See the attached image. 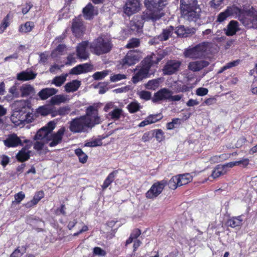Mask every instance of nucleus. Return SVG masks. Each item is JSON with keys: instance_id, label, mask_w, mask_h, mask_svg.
<instances>
[{"instance_id": "f257e3e1", "label": "nucleus", "mask_w": 257, "mask_h": 257, "mask_svg": "<svg viewBox=\"0 0 257 257\" xmlns=\"http://www.w3.org/2000/svg\"><path fill=\"white\" fill-rule=\"evenodd\" d=\"M101 122L97 108L90 106L87 108L85 115L72 119L69 122V130L73 133H87L89 128Z\"/></svg>"}, {"instance_id": "f03ea898", "label": "nucleus", "mask_w": 257, "mask_h": 257, "mask_svg": "<svg viewBox=\"0 0 257 257\" xmlns=\"http://www.w3.org/2000/svg\"><path fill=\"white\" fill-rule=\"evenodd\" d=\"M168 0H146L148 10L143 15V19L153 21L160 19L164 15L163 9L168 4Z\"/></svg>"}, {"instance_id": "7ed1b4c3", "label": "nucleus", "mask_w": 257, "mask_h": 257, "mask_svg": "<svg viewBox=\"0 0 257 257\" xmlns=\"http://www.w3.org/2000/svg\"><path fill=\"white\" fill-rule=\"evenodd\" d=\"M30 103L27 100H21L15 101L12 104L13 112L11 120L15 125H18L27 119Z\"/></svg>"}, {"instance_id": "20e7f679", "label": "nucleus", "mask_w": 257, "mask_h": 257, "mask_svg": "<svg viewBox=\"0 0 257 257\" xmlns=\"http://www.w3.org/2000/svg\"><path fill=\"white\" fill-rule=\"evenodd\" d=\"M112 45L110 38L102 35L95 39L90 45L92 52L97 55L108 53L111 49Z\"/></svg>"}, {"instance_id": "39448f33", "label": "nucleus", "mask_w": 257, "mask_h": 257, "mask_svg": "<svg viewBox=\"0 0 257 257\" xmlns=\"http://www.w3.org/2000/svg\"><path fill=\"white\" fill-rule=\"evenodd\" d=\"M209 43L204 42L194 47H189L185 49L184 55L186 58L197 59L204 56L207 51Z\"/></svg>"}, {"instance_id": "423d86ee", "label": "nucleus", "mask_w": 257, "mask_h": 257, "mask_svg": "<svg viewBox=\"0 0 257 257\" xmlns=\"http://www.w3.org/2000/svg\"><path fill=\"white\" fill-rule=\"evenodd\" d=\"M239 22L247 28H257V12L254 10H246L243 18Z\"/></svg>"}, {"instance_id": "0eeeda50", "label": "nucleus", "mask_w": 257, "mask_h": 257, "mask_svg": "<svg viewBox=\"0 0 257 257\" xmlns=\"http://www.w3.org/2000/svg\"><path fill=\"white\" fill-rule=\"evenodd\" d=\"M180 11L182 17L189 21H196L199 19L201 12V9L197 5L189 7L188 9H182Z\"/></svg>"}, {"instance_id": "6e6552de", "label": "nucleus", "mask_w": 257, "mask_h": 257, "mask_svg": "<svg viewBox=\"0 0 257 257\" xmlns=\"http://www.w3.org/2000/svg\"><path fill=\"white\" fill-rule=\"evenodd\" d=\"M140 54L138 52L131 50L120 61L121 67L127 68L137 63L140 60Z\"/></svg>"}, {"instance_id": "1a4fd4ad", "label": "nucleus", "mask_w": 257, "mask_h": 257, "mask_svg": "<svg viewBox=\"0 0 257 257\" xmlns=\"http://www.w3.org/2000/svg\"><path fill=\"white\" fill-rule=\"evenodd\" d=\"M167 184V181L166 180L154 183L146 193V197L150 199L156 198L161 193Z\"/></svg>"}, {"instance_id": "9d476101", "label": "nucleus", "mask_w": 257, "mask_h": 257, "mask_svg": "<svg viewBox=\"0 0 257 257\" xmlns=\"http://www.w3.org/2000/svg\"><path fill=\"white\" fill-rule=\"evenodd\" d=\"M182 62L177 60H170L167 61L162 71L164 75H172L177 72Z\"/></svg>"}, {"instance_id": "9b49d317", "label": "nucleus", "mask_w": 257, "mask_h": 257, "mask_svg": "<svg viewBox=\"0 0 257 257\" xmlns=\"http://www.w3.org/2000/svg\"><path fill=\"white\" fill-rule=\"evenodd\" d=\"M65 127H61L56 133L50 134L47 143L51 147H54L62 142L63 136L65 132Z\"/></svg>"}, {"instance_id": "f8f14e48", "label": "nucleus", "mask_w": 257, "mask_h": 257, "mask_svg": "<svg viewBox=\"0 0 257 257\" xmlns=\"http://www.w3.org/2000/svg\"><path fill=\"white\" fill-rule=\"evenodd\" d=\"M150 67L148 64H145L142 62V66L139 69H136L137 72L132 78V81L134 83L142 80L143 79L148 77Z\"/></svg>"}, {"instance_id": "ddd939ff", "label": "nucleus", "mask_w": 257, "mask_h": 257, "mask_svg": "<svg viewBox=\"0 0 257 257\" xmlns=\"http://www.w3.org/2000/svg\"><path fill=\"white\" fill-rule=\"evenodd\" d=\"M139 0H127L124 7V13L127 16H131L140 10Z\"/></svg>"}, {"instance_id": "4468645a", "label": "nucleus", "mask_w": 257, "mask_h": 257, "mask_svg": "<svg viewBox=\"0 0 257 257\" xmlns=\"http://www.w3.org/2000/svg\"><path fill=\"white\" fill-rule=\"evenodd\" d=\"M90 46L87 41H83L78 44L76 47L77 57L82 60H86L89 57L88 48Z\"/></svg>"}, {"instance_id": "2eb2a0df", "label": "nucleus", "mask_w": 257, "mask_h": 257, "mask_svg": "<svg viewBox=\"0 0 257 257\" xmlns=\"http://www.w3.org/2000/svg\"><path fill=\"white\" fill-rule=\"evenodd\" d=\"M3 142L8 148H15L23 145L22 141L14 133L9 135Z\"/></svg>"}, {"instance_id": "dca6fc26", "label": "nucleus", "mask_w": 257, "mask_h": 257, "mask_svg": "<svg viewBox=\"0 0 257 257\" xmlns=\"http://www.w3.org/2000/svg\"><path fill=\"white\" fill-rule=\"evenodd\" d=\"M229 15V17H232L238 19L243 18L246 10L238 7L235 5L228 6L225 9Z\"/></svg>"}, {"instance_id": "f3484780", "label": "nucleus", "mask_w": 257, "mask_h": 257, "mask_svg": "<svg viewBox=\"0 0 257 257\" xmlns=\"http://www.w3.org/2000/svg\"><path fill=\"white\" fill-rule=\"evenodd\" d=\"M240 30L239 23L235 20L230 21L226 27L223 29L225 35L227 36H232Z\"/></svg>"}, {"instance_id": "a211bd4d", "label": "nucleus", "mask_w": 257, "mask_h": 257, "mask_svg": "<svg viewBox=\"0 0 257 257\" xmlns=\"http://www.w3.org/2000/svg\"><path fill=\"white\" fill-rule=\"evenodd\" d=\"M170 96L171 90L164 88L160 89L154 94L152 100L154 102L161 100H169Z\"/></svg>"}, {"instance_id": "6ab92c4d", "label": "nucleus", "mask_w": 257, "mask_h": 257, "mask_svg": "<svg viewBox=\"0 0 257 257\" xmlns=\"http://www.w3.org/2000/svg\"><path fill=\"white\" fill-rule=\"evenodd\" d=\"M82 20L79 18L73 20L72 30L76 37H80L84 31Z\"/></svg>"}, {"instance_id": "aec40b11", "label": "nucleus", "mask_w": 257, "mask_h": 257, "mask_svg": "<svg viewBox=\"0 0 257 257\" xmlns=\"http://www.w3.org/2000/svg\"><path fill=\"white\" fill-rule=\"evenodd\" d=\"M209 63L205 60L192 61L189 63L188 68L193 72L199 71L208 66Z\"/></svg>"}, {"instance_id": "412c9836", "label": "nucleus", "mask_w": 257, "mask_h": 257, "mask_svg": "<svg viewBox=\"0 0 257 257\" xmlns=\"http://www.w3.org/2000/svg\"><path fill=\"white\" fill-rule=\"evenodd\" d=\"M31 147V145H27L23 147L17 154L16 158L20 162H25L28 160L30 157L31 151L29 149Z\"/></svg>"}, {"instance_id": "4be33fe9", "label": "nucleus", "mask_w": 257, "mask_h": 257, "mask_svg": "<svg viewBox=\"0 0 257 257\" xmlns=\"http://www.w3.org/2000/svg\"><path fill=\"white\" fill-rule=\"evenodd\" d=\"M83 15L87 20H90L95 15H97L98 11L95 9L92 5L89 3L83 10Z\"/></svg>"}, {"instance_id": "5701e85b", "label": "nucleus", "mask_w": 257, "mask_h": 257, "mask_svg": "<svg viewBox=\"0 0 257 257\" xmlns=\"http://www.w3.org/2000/svg\"><path fill=\"white\" fill-rule=\"evenodd\" d=\"M37 74L31 70L22 71L17 75V79L19 81H25L34 79Z\"/></svg>"}, {"instance_id": "b1692460", "label": "nucleus", "mask_w": 257, "mask_h": 257, "mask_svg": "<svg viewBox=\"0 0 257 257\" xmlns=\"http://www.w3.org/2000/svg\"><path fill=\"white\" fill-rule=\"evenodd\" d=\"M58 90L54 88H46L42 89L38 93V96L42 100H46L49 97L56 94Z\"/></svg>"}, {"instance_id": "393cba45", "label": "nucleus", "mask_w": 257, "mask_h": 257, "mask_svg": "<svg viewBox=\"0 0 257 257\" xmlns=\"http://www.w3.org/2000/svg\"><path fill=\"white\" fill-rule=\"evenodd\" d=\"M91 66L87 63L79 65L73 68L70 71L72 74H79L84 72H87L90 70Z\"/></svg>"}, {"instance_id": "a878e982", "label": "nucleus", "mask_w": 257, "mask_h": 257, "mask_svg": "<svg viewBox=\"0 0 257 257\" xmlns=\"http://www.w3.org/2000/svg\"><path fill=\"white\" fill-rule=\"evenodd\" d=\"M123 115V110L121 108L118 107L114 108V109L110 111L107 114L106 117L109 119L113 120H117L119 119L121 116Z\"/></svg>"}, {"instance_id": "bb28decb", "label": "nucleus", "mask_w": 257, "mask_h": 257, "mask_svg": "<svg viewBox=\"0 0 257 257\" xmlns=\"http://www.w3.org/2000/svg\"><path fill=\"white\" fill-rule=\"evenodd\" d=\"M195 30L193 28L186 29L183 26H180L177 28L175 31V33L178 36L187 37L190 35H192L195 33Z\"/></svg>"}, {"instance_id": "cd10ccee", "label": "nucleus", "mask_w": 257, "mask_h": 257, "mask_svg": "<svg viewBox=\"0 0 257 257\" xmlns=\"http://www.w3.org/2000/svg\"><path fill=\"white\" fill-rule=\"evenodd\" d=\"M243 221L242 215H239L237 217H232L226 221V225L232 228L236 227H240L242 225Z\"/></svg>"}, {"instance_id": "c85d7f7f", "label": "nucleus", "mask_w": 257, "mask_h": 257, "mask_svg": "<svg viewBox=\"0 0 257 257\" xmlns=\"http://www.w3.org/2000/svg\"><path fill=\"white\" fill-rule=\"evenodd\" d=\"M81 85V81L77 80H74L66 84L65 89L67 92H72L78 90Z\"/></svg>"}, {"instance_id": "c756f323", "label": "nucleus", "mask_w": 257, "mask_h": 257, "mask_svg": "<svg viewBox=\"0 0 257 257\" xmlns=\"http://www.w3.org/2000/svg\"><path fill=\"white\" fill-rule=\"evenodd\" d=\"M69 100L67 95H56L51 97L50 102L52 105H59L62 103H65Z\"/></svg>"}, {"instance_id": "7c9ffc66", "label": "nucleus", "mask_w": 257, "mask_h": 257, "mask_svg": "<svg viewBox=\"0 0 257 257\" xmlns=\"http://www.w3.org/2000/svg\"><path fill=\"white\" fill-rule=\"evenodd\" d=\"M22 97H26L35 93L34 88L29 84H23L20 89Z\"/></svg>"}, {"instance_id": "2f4dec72", "label": "nucleus", "mask_w": 257, "mask_h": 257, "mask_svg": "<svg viewBox=\"0 0 257 257\" xmlns=\"http://www.w3.org/2000/svg\"><path fill=\"white\" fill-rule=\"evenodd\" d=\"M177 177L180 186L188 184L193 179V176L189 173L179 175Z\"/></svg>"}, {"instance_id": "473e14b6", "label": "nucleus", "mask_w": 257, "mask_h": 257, "mask_svg": "<svg viewBox=\"0 0 257 257\" xmlns=\"http://www.w3.org/2000/svg\"><path fill=\"white\" fill-rule=\"evenodd\" d=\"M46 127H42L38 131L35 136V140H42L47 142L49 138V133L46 130Z\"/></svg>"}, {"instance_id": "72a5a7b5", "label": "nucleus", "mask_w": 257, "mask_h": 257, "mask_svg": "<svg viewBox=\"0 0 257 257\" xmlns=\"http://www.w3.org/2000/svg\"><path fill=\"white\" fill-rule=\"evenodd\" d=\"M156 52L153 53L150 56H147L143 62L146 64H148L151 68L153 64H158L160 61V60H158Z\"/></svg>"}, {"instance_id": "f704fd0d", "label": "nucleus", "mask_w": 257, "mask_h": 257, "mask_svg": "<svg viewBox=\"0 0 257 257\" xmlns=\"http://www.w3.org/2000/svg\"><path fill=\"white\" fill-rule=\"evenodd\" d=\"M44 195V192L42 191H38L34 195L33 199L29 202H28L26 204V206L28 207H30L32 206L33 205L37 204L38 202L43 198Z\"/></svg>"}, {"instance_id": "c9c22d12", "label": "nucleus", "mask_w": 257, "mask_h": 257, "mask_svg": "<svg viewBox=\"0 0 257 257\" xmlns=\"http://www.w3.org/2000/svg\"><path fill=\"white\" fill-rule=\"evenodd\" d=\"M174 31V28L172 26L164 29L162 34L159 36V38L161 41H166L171 36Z\"/></svg>"}, {"instance_id": "e433bc0d", "label": "nucleus", "mask_w": 257, "mask_h": 257, "mask_svg": "<svg viewBox=\"0 0 257 257\" xmlns=\"http://www.w3.org/2000/svg\"><path fill=\"white\" fill-rule=\"evenodd\" d=\"M226 173V170H224V167H223L221 165H217L213 170L211 177L215 179L218 177L224 175Z\"/></svg>"}, {"instance_id": "4c0bfd02", "label": "nucleus", "mask_w": 257, "mask_h": 257, "mask_svg": "<svg viewBox=\"0 0 257 257\" xmlns=\"http://www.w3.org/2000/svg\"><path fill=\"white\" fill-rule=\"evenodd\" d=\"M11 23V15L8 14L2 20L0 24V33L2 34L10 26Z\"/></svg>"}, {"instance_id": "58836bf2", "label": "nucleus", "mask_w": 257, "mask_h": 257, "mask_svg": "<svg viewBox=\"0 0 257 257\" xmlns=\"http://www.w3.org/2000/svg\"><path fill=\"white\" fill-rule=\"evenodd\" d=\"M197 0H180V10L197 5Z\"/></svg>"}, {"instance_id": "ea45409f", "label": "nucleus", "mask_w": 257, "mask_h": 257, "mask_svg": "<svg viewBox=\"0 0 257 257\" xmlns=\"http://www.w3.org/2000/svg\"><path fill=\"white\" fill-rule=\"evenodd\" d=\"M116 173L112 172L110 173L104 180L102 188L103 190L107 188L109 185L114 181Z\"/></svg>"}, {"instance_id": "a19ab883", "label": "nucleus", "mask_w": 257, "mask_h": 257, "mask_svg": "<svg viewBox=\"0 0 257 257\" xmlns=\"http://www.w3.org/2000/svg\"><path fill=\"white\" fill-rule=\"evenodd\" d=\"M126 108L130 113H133L137 112L140 109L141 105L137 101H133L128 104Z\"/></svg>"}, {"instance_id": "79ce46f5", "label": "nucleus", "mask_w": 257, "mask_h": 257, "mask_svg": "<svg viewBox=\"0 0 257 257\" xmlns=\"http://www.w3.org/2000/svg\"><path fill=\"white\" fill-rule=\"evenodd\" d=\"M76 155L78 157L80 162L85 163L88 158L87 155L84 153L81 149H77L75 150Z\"/></svg>"}, {"instance_id": "37998d69", "label": "nucleus", "mask_w": 257, "mask_h": 257, "mask_svg": "<svg viewBox=\"0 0 257 257\" xmlns=\"http://www.w3.org/2000/svg\"><path fill=\"white\" fill-rule=\"evenodd\" d=\"M67 75H61L55 77L52 81V83L54 84L56 86H61L66 80Z\"/></svg>"}, {"instance_id": "c03bdc74", "label": "nucleus", "mask_w": 257, "mask_h": 257, "mask_svg": "<svg viewBox=\"0 0 257 257\" xmlns=\"http://www.w3.org/2000/svg\"><path fill=\"white\" fill-rule=\"evenodd\" d=\"M167 184L169 187L173 190H174L178 187L180 186L177 176L172 177L169 181L168 182H167Z\"/></svg>"}, {"instance_id": "a18cd8bd", "label": "nucleus", "mask_w": 257, "mask_h": 257, "mask_svg": "<svg viewBox=\"0 0 257 257\" xmlns=\"http://www.w3.org/2000/svg\"><path fill=\"white\" fill-rule=\"evenodd\" d=\"M26 251V247L24 246H19L13 252L10 257H21Z\"/></svg>"}, {"instance_id": "49530a36", "label": "nucleus", "mask_w": 257, "mask_h": 257, "mask_svg": "<svg viewBox=\"0 0 257 257\" xmlns=\"http://www.w3.org/2000/svg\"><path fill=\"white\" fill-rule=\"evenodd\" d=\"M223 4V0H211L209 2L211 8L214 10H220Z\"/></svg>"}, {"instance_id": "de8ad7c7", "label": "nucleus", "mask_w": 257, "mask_h": 257, "mask_svg": "<svg viewBox=\"0 0 257 257\" xmlns=\"http://www.w3.org/2000/svg\"><path fill=\"white\" fill-rule=\"evenodd\" d=\"M142 27L143 25L141 22L136 23L135 21H132L130 23V29L134 32L139 33L141 32Z\"/></svg>"}, {"instance_id": "09e8293b", "label": "nucleus", "mask_w": 257, "mask_h": 257, "mask_svg": "<svg viewBox=\"0 0 257 257\" xmlns=\"http://www.w3.org/2000/svg\"><path fill=\"white\" fill-rule=\"evenodd\" d=\"M66 51V47L64 45L60 44L57 48L52 52V56L56 57L57 55H62L63 52Z\"/></svg>"}, {"instance_id": "8fccbe9b", "label": "nucleus", "mask_w": 257, "mask_h": 257, "mask_svg": "<svg viewBox=\"0 0 257 257\" xmlns=\"http://www.w3.org/2000/svg\"><path fill=\"white\" fill-rule=\"evenodd\" d=\"M34 27V24L31 22H26L24 25L21 26L20 31L23 33H27L30 32Z\"/></svg>"}, {"instance_id": "3c124183", "label": "nucleus", "mask_w": 257, "mask_h": 257, "mask_svg": "<svg viewBox=\"0 0 257 257\" xmlns=\"http://www.w3.org/2000/svg\"><path fill=\"white\" fill-rule=\"evenodd\" d=\"M50 105H44L39 107L37 109V112L42 115H47L50 114Z\"/></svg>"}, {"instance_id": "603ef678", "label": "nucleus", "mask_w": 257, "mask_h": 257, "mask_svg": "<svg viewBox=\"0 0 257 257\" xmlns=\"http://www.w3.org/2000/svg\"><path fill=\"white\" fill-rule=\"evenodd\" d=\"M159 86V81L156 79L150 80L146 84V88L148 89L155 90Z\"/></svg>"}, {"instance_id": "864d4df0", "label": "nucleus", "mask_w": 257, "mask_h": 257, "mask_svg": "<svg viewBox=\"0 0 257 257\" xmlns=\"http://www.w3.org/2000/svg\"><path fill=\"white\" fill-rule=\"evenodd\" d=\"M108 74V70H104L101 72H96L93 74V77L95 80H101Z\"/></svg>"}, {"instance_id": "5fc2aeb1", "label": "nucleus", "mask_w": 257, "mask_h": 257, "mask_svg": "<svg viewBox=\"0 0 257 257\" xmlns=\"http://www.w3.org/2000/svg\"><path fill=\"white\" fill-rule=\"evenodd\" d=\"M228 17H229V16L226 10H225L223 12H221L218 14L216 21V22L220 23L225 21Z\"/></svg>"}, {"instance_id": "6e6d98bb", "label": "nucleus", "mask_w": 257, "mask_h": 257, "mask_svg": "<svg viewBox=\"0 0 257 257\" xmlns=\"http://www.w3.org/2000/svg\"><path fill=\"white\" fill-rule=\"evenodd\" d=\"M140 45V40L137 38H133L129 40L128 43L126 45L127 48H133L137 47Z\"/></svg>"}, {"instance_id": "4d7b16f0", "label": "nucleus", "mask_w": 257, "mask_h": 257, "mask_svg": "<svg viewBox=\"0 0 257 257\" xmlns=\"http://www.w3.org/2000/svg\"><path fill=\"white\" fill-rule=\"evenodd\" d=\"M139 97L145 100H148L151 97V93L148 91L142 90L137 93Z\"/></svg>"}, {"instance_id": "13d9d810", "label": "nucleus", "mask_w": 257, "mask_h": 257, "mask_svg": "<svg viewBox=\"0 0 257 257\" xmlns=\"http://www.w3.org/2000/svg\"><path fill=\"white\" fill-rule=\"evenodd\" d=\"M25 194L21 191L15 195V200L13 201V204H19L25 198Z\"/></svg>"}, {"instance_id": "bf43d9fd", "label": "nucleus", "mask_w": 257, "mask_h": 257, "mask_svg": "<svg viewBox=\"0 0 257 257\" xmlns=\"http://www.w3.org/2000/svg\"><path fill=\"white\" fill-rule=\"evenodd\" d=\"M154 135L153 132H146L143 134L142 140L144 142H149L154 137Z\"/></svg>"}, {"instance_id": "052dcab7", "label": "nucleus", "mask_w": 257, "mask_h": 257, "mask_svg": "<svg viewBox=\"0 0 257 257\" xmlns=\"http://www.w3.org/2000/svg\"><path fill=\"white\" fill-rule=\"evenodd\" d=\"M126 78V75L121 74H114L110 77L111 82H115Z\"/></svg>"}, {"instance_id": "680f3d73", "label": "nucleus", "mask_w": 257, "mask_h": 257, "mask_svg": "<svg viewBox=\"0 0 257 257\" xmlns=\"http://www.w3.org/2000/svg\"><path fill=\"white\" fill-rule=\"evenodd\" d=\"M153 132H155V138L158 141L160 142L164 140V133L161 130H157L156 131H154Z\"/></svg>"}, {"instance_id": "e2e57ef3", "label": "nucleus", "mask_w": 257, "mask_h": 257, "mask_svg": "<svg viewBox=\"0 0 257 257\" xmlns=\"http://www.w3.org/2000/svg\"><path fill=\"white\" fill-rule=\"evenodd\" d=\"M213 35L212 30L208 29L202 32V36L204 39H210Z\"/></svg>"}, {"instance_id": "0e129e2a", "label": "nucleus", "mask_w": 257, "mask_h": 257, "mask_svg": "<svg viewBox=\"0 0 257 257\" xmlns=\"http://www.w3.org/2000/svg\"><path fill=\"white\" fill-rule=\"evenodd\" d=\"M59 115H65L69 113L70 108L68 106L61 107L58 108Z\"/></svg>"}, {"instance_id": "69168bd1", "label": "nucleus", "mask_w": 257, "mask_h": 257, "mask_svg": "<svg viewBox=\"0 0 257 257\" xmlns=\"http://www.w3.org/2000/svg\"><path fill=\"white\" fill-rule=\"evenodd\" d=\"M45 143H47V142L42 140H36L34 148L35 150H40L42 149Z\"/></svg>"}, {"instance_id": "338daca9", "label": "nucleus", "mask_w": 257, "mask_h": 257, "mask_svg": "<svg viewBox=\"0 0 257 257\" xmlns=\"http://www.w3.org/2000/svg\"><path fill=\"white\" fill-rule=\"evenodd\" d=\"M249 159L247 158H243L239 161H235L236 166H241L243 167L247 166L249 164Z\"/></svg>"}, {"instance_id": "774afa93", "label": "nucleus", "mask_w": 257, "mask_h": 257, "mask_svg": "<svg viewBox=\"0 0 257 257\" xmlns=\"http://www.w3.org/2000/svg\"><path fill=\"white\" fill-rule=\"evenodd\" d=\"M9 92L12 95L13 97L18 98L19 97V93L16 85L12 86L9 89Z\"/></svg>"}]
</instances>
